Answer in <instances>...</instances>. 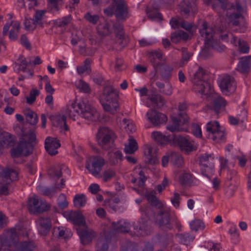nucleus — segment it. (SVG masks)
Returning <instances> with one entry per match:
<instances>
[{
    "instance_id": "f257e3e1",
    "label": "nucleus",
    "mask_w": 251,
    "mask_h": 251,
    "mask_svg": "<svg viewBox=\"0 0 251 251\" xmlns=\"http://www.w3.org/2000/svg\"><path fill=\"white\" fill-rule=\"evenodd\" d=\"M22 139L16 148L11 149V155L13 158H18L24 154L28 156L32 153L34 146L37 144V139L35 130L29 129L25 132L22 129Z\"/></svg>"
},
{
    "instance_id": "f03ea898",
    "label": "nucleus",
    "mask_w": 251,
    "mask_h": 251,
    "mask_svg": "<svg viewBox=\"0 0 251 251\" xmlns=\"http://www.w3.org/2000/svg\"><path fill=\"white\" fill-rule=\"evenodd\" d=\"M118 91L112 86H106L103 88L102 94L100 95V100L103 109L111 114L117 112L119 107Z\"/></svg>"
},
{
    "instance_id": "7ed1b4c3",
    "label": "nucleus",
    "mask_w": 251,
    "mask_h": 251,
    "mask_svg": "<svg viewBox=\"0 0 251 251\" xmlns=\"http://www.w3.org/2000/svg\"><path fill=\"white\" fill-rule=\"evenodd\" d=\"M206 76L204 69L199 66L193 79V89L195 92L204 95H208L212 93L210 84L206 81Z\"/></svg>"
},
{
    "instance_id": "20e7f679",
    "label": "nucleus",
    "mask_w": 251,
    "mask_h": 251,
    "mask_svg": "<svg viewBox=\"0 0 251 251\" xmlns=\"http://www.w3.org/2000/svg\"><path fill=\"white\" fill-rule=\"evenodd\" d=\"M187 108L186 104L180 102L178 106V113H174L171 117L172 125L167 126V128L172 132L183 130L180 126L188 122L189 118L185 112Z\"/></svg>"
},
{
    "instance_id": "39448f33",
    "label": "nucleus",
    "mask_w": 251,
    "mask_h": 251,
    "mask_svg": "<svg viewBox=\"0 0 251 251\" xmlns=\"http://www.w3.org/2000/svg\"><path fill=\"white\" fill-rule=\"evenodd\" d=\"M19 241L15 229L5 230L0 235V251H13Z\"/></svg>"
},
{
    "instance_id": "423d86ee",
    "label": "nucleus",
    "mask_w": 251,
    "mask_h": 251,
    "mask_svg": "<svg viewBox=\"0 0 251 251\" xmlns=\"http://www.w3.org/2000/svg\"><path fill=\"white\" fill-rule=\"evenodd\" d=\"M79 109V115L86 120L96 121L98 120L99 114L97 110L86 101H81L77 104Z\"/></svg>"
},
{
    "instance_id": "0eeeda50",
    "label": "nucleus",
    "mask_w": 251,
    "mask_h": 251,
    "mask_svg": "<svg viewBox=\"0 0 251 251\" xmlns=\"http://www.w3.org/2000/svg\"><path fill=\"white\" fill-rule=\"evenodd\" d=\"M154 221L159 228L162 230H168L173 227L171 213L167 209L159 210L155 216Z\"/></svg>"
},
{
    "instance_id": "6e6552de",
    "label": "nucleus",
    "mask_w": 251,
    "mask_h": 251,
    "mask_svg": "<svg viewBox=\"0 0 251 251\" xmlns=\"http://www.w3.org/2000/svg\"><path fill=\"white\" fill-rule=\"evenodd\" d=\"M114 132L108 127H100L96 136L98 144L104 150H108L110 143L114 140Z\"/></svg>"
},
{
    "instance_id": "1a4fd4ad",
    "label": "nucleus",
    "mask_w": 251,
    "mask_h": 251,
    "mask_svg": "<svg viewBox=\"0 0 251 251\" xmlns=\"http://www.w3.org/2000/svg\"><path fill=\"white\" fill-rule=\"evenodd\" d=\"M235 11L236 10H232L227 12L226 16L227 17L228 23L225 25V26H219L218 28V30L220 33H223V34L220 35L219 36L220 39L223 41H227L229 33L228 32L226 31L227 26L229 25L230 24H232L233 25L237 26L239 25V20L243 18L241 13V12L238 13L237 11L235 12Z\"/></svg>"
},
{
    "instance_id": "9d476101",
    "label": "nucleus",
    "mask_w": 251,
    "mask_h": 251,
    "mask_svg": "<svg viewBox=\"0 0 251 251\" xmlns=\"http://www.w3.org/2000/svg\"><path fill=\"white\" fill-rule=\"evenodd\" d=\"M112 6L117 21H123L128 18V7L124 0H113Z\"/></svg>"
},
{
    "instance_id": "9b49d317",
    "label": "nucleus",
    "mask_w": 251,
    "mask_h": 251,
    "mask_svg": "<svg viewBox=\"0 0 251 251\" xmlns=\"http://www.w3.org/2000/svg\"><path fill=\"white\" fill-rule=\"evenodd\" d=\"M27 209L30 213L38 214L47 211L49 207L45 201L33 197L28 200Z\"/></svg>"
},
{
    "instance_id": "f8f14e48",
    "label": "nucleus",
    "mask_w": 251,
    "mask_h": 251,
    "mask_svg": "<svg viewBox=\"0 0 251 251\" xmlns=\"http://www.w3.org/2000/svg\"><path fill=\"white\" fill-rule=\"evenodd\" d=\"M172 144L177 145L181 151L186 153H189L196 150V147L192 142L179 134L174 135Z\"/></svg>"
},
{
    "instance_id": "ddd939ff",
    "label": "nucleus",
    "mask_w": 251,
    "mask_h": 251,
    "mask_svg": "<svg viewBox=\"0 0 251 251\" xmlns=\"http://www.w3.org/2000/svg\"><path fill=\"white\" fill-rule=\"evenodd\" d=\"M104 164V159L99 156H95L89 161H87L86 168L94 176L100 177V173L101 171L102 167Z\"/></svg>"
},
{
    "instance_id": "4468645a",
    "label": "nucleus",
    "mask_w": 251,
    "mask_h": 251,
    "mask_svg": "<svg viewBox=\"0 0 251 251\" xmlns=\"http://www.w3.org/2000/svg\"><path fill=\"white\" fill-rule=\"evenodd\" d=\"M217 2H215L212 3L213 9L219 11L220 8L224 10L232 11L236 10L238 13L243 10L242 7L238 1L236 2L235 5L227 1V0H216Z\"/></svg>"
},
{
    "instance_id": "2eb2a0df",
    "label": "nucleus",
    "mask_w": 251,
    "mask_h": 251,
    "mask_svg": "<svg viewBox=\"0 0 251 251\" xmlns=\"http://www.w3.org/2000/svg\"><path fill=\"white\" fill-rule=\"evenodd\" d=\"M146 116L149 121L154 126H159L167 121V117L165 114L154 109H150Z\"/></svg>"
},
{
    "instance_id": "dca6fc26",
    "label": "nucleus",
    "mask_w": 251,
    "mask_h": 251,
    "mask_svg": "<svg viewBox=\"0 0 251 251\" xmlns=\"http://www.w3.org/2000/svg\"><path fill=\"white\" fill-rule=\"evenodd\" d=\"M220 87L222 92L226 95L234 93L236 87L234 78L229 75L225 76L221 80Z\"/></svg>"
},
{
    "instance_id": "f3484780",
    "label": "nucleus",
    "mask_w": 251,
    "mask_h": 251,
    "mask_svg": "<svg viewBox=\"0 0 251 251\" xmlns=\"http://www.w3.org/2000/svg\"><path fill=\"white\" fill-rule=\"evenodd\" d=\"M157 150L156 148L150 145H147L144 148V161L146 164L154 165L158 162L156 156Z\"/></svg>"
},
{
    "instance_id": "a211bd4d",
    "label": "nucleus",
    "mask_w": 251,
    "mask_h": 251,
    "mask_svg": "<svg viewBox=\"0 0 251 251\" xmlns=\"http://www.w3.org/2000/svg\"><path fill=\"white\" fill-rule=\"evenodd\" d=\"M181 15H187L197 11L196 0H183L179 5Z\"/></svg>"
},
{
    "instance_id": "6ab92c4d",
    "label": "nucleus",
    "mask_w": 251,
    "mask_h": 251,
    "mask_svg": "<svg viewBox=\"0 0 251 251\" xmlns=\"http://www.w3.org/2000/svg\"><path fill=\"white\" fill-rule=\"evenodd\" d=\"M60 147L59 141L56 138L48 137L45 143V148L51 155H54L58 153L57 149Z\"/></svg>"
},
{
    "instance_id": "aec40b11",
    "label": "nucleus",
    "mask_w": 251,
    "mask_h": 251,
    "mask_svg": "<svg viewBox=\"0 0 251 251\" xmlns=\"http://www.w3.org/2000/svg\"><path fill=\"white\" fill-rule=\"evenodd\" d=\"M67 218L74 225L85 226V220L83 214L79 211H71L66 215Z\"/></svg>"
},
{
    "instance_id": "412c9836",
    "label": "nucleus",
    "mask_w": 251,
    "mask_h": 251,
    "mask_svg": "<svg viewBox=\"0 0 251 251\" xmlns=\"http://www.w3.org/2000/svg\"><path fill=\"white\" fill-rule=\"evenodd\" d=\"M38 230L41 235H46L51 227V220L49 218H41L38 221Z\"/></svg>"
},
{
    "instance_id": "4be33fe9",
    "label": "nucleus",
    "mask_w": 251,
    "mask_h": 251,
    "mask_svg": "<svg viewBox=\"0 0 251 251\" xmlns=\"http://www.w3.org/2000/svg\"><path fill=\"white\" fill-rule=\"evenodd\" d=\"M209 159H213L211 154H204L199 157L200 165L201 167V172L203 176L208 177L206 172L211 168L209 163Z\"/></svg>"
},
{
    "instance_id": "5701e85b",
    "label": "nucleus",
    "mask_w": 251,
    "mask_h": 251,
    "mask_svg": "<svg viewBox=\"0 0 251 251\" xmlns=\"http://www.w3.org/2000/svg\"><path fill=\"white\" fill-rule=\"evenodd\" d=\"M199 31L201 36L204 39V43L213 39L215 33L213 28L209 26L207 22H203L202 27L199 29Z\"/></svg>"
},
{
    "instance_id": "b1692460",
    "label": "nucleus",
    "mask_w": 251,
    "mask_h": 251,
    "mask_svg": "<svg viewBox=\"0 0 251 251\" xmlns=\"http://www.w3.org/2000/svg\"><path fill=\"white\" fill-rule=\"evenodd\" d=\"M130 224L124 220H121L118 222L112 223V229L117 233L128 232L130 229Z\"/></svg>"
},
{
    "instance_id": "393cba45",
    "label": "nucleus",
    "mask_w": 251,
    "mask_h": 251,
    "mask_svg": "<svg viewBox=\"0 0 251 251\" xmlns=\"http://www.w3.org/2000/svg\"><path fill=\"white\" fill-rule=\"evenodd\" d=\"M174 134L165 136L161 132L154 131L152 133V138L161 145L172 144Z\"/></svg>"
},
{
    "instance_id": "a878e982",
    "label": "nucleus",
    "mask_w": 251,
    "mask_h": 251,
    "mask_svg": "<svg viewBox=\"0 0 251 251\" xmlns=\"http://www.w3.org/2000/svg\"><path fill=\"white\" fill-rule=\"evenodd\" d=\"M18 173L13 169H3L1 176L5 180L6 184H9L12 181L18 179Z\"/></svg>"
},
{
    "instance_id": "bb28decb",
    "label": "nucleus",
    "mask_w": 251,
    "mask_h": 251,
    "mask_svg": "<svg viewBox=\"0 0 251 251\" xmlns=\"http://www.w3.org/2000/svg\"><path fill=\"white\" fill-rule=\"evenodd\" d=\"M0 142L4 148H8L14 146L16 144V139L14 136L8 132H4L1 134Z\"/></svg>"
},
{
    "instance_id": "cd10ccee",
    "label": "nucleus",
    "mask_w": 251,
    "mask_h": 251,
    "mask_svg": "<svg viewBox=\"0 0 251 251\" xmlns=\"http://www.w3.org/2000/svg\"><path fill=\"white\" fill-rule=\"evenodd\" d=\"M113 28L116 36L121 40L119 44L122 46H125L127 43L128 40L126 39L125 35L123 25L115 23L113 25Z\"/></svg>"
},
{
    "instance_id": "c85d7f7f",
    "label": "nucleus",
    "mask_w": 251,
    "mask_h": 251,
    "mask_svg": "<svg viewBox=\"0 0 251 251\" xmlns=\"http://www.w3.org/2000/svg\"><path fill=\"white\" fill-rule=\"evenodd\" d=\"M211 95H212L213 100V107L210 109L213 110L216 114H218L221 108L226 105V101L222 97L216 96L215 94L213 95L212 93L208 95V97H210Z\"/></svg>"
},
{
    "instance_id": "c756f323",
    "label": "nucleus",
    "mask_w": 251,
    "mask_h": 251,
    "mask_svg": "<svg viewBox=\"0 0 251 251\" xmlns=\"http://www.w3.org/2000/svg\"><path fill=\"white\" fill-rule=\"evenodd\" d=\"M77 232L80 238L82 243L84 245L88 244L92 241L94 235L93 233L87 230L78 227L76 228Z\"/></svg>"
},
{
    "instance_id": "7c9ffc66",
    "label": "nucleus",
    "mask_w": 251,
    "mask_h": 251,
    "mask_svg": "<svg viewBox=\"0 0 251 251\" xmlns=\"http://www.w3.org/2000/svg\"><path fill=\"white\" fill-rule=\"evenodd\" d=\"M52 124L54 126L58 127L60 129H64L67 131L69 127L66 123V117L65 115H58L51 118Z\"/></svg>"
},
{
    "instance_id": "2f4dec72",
    "label": "nucleus",
    "mask_w": 251,
    "mask_h": 251,
    "mask_svg": "<svg viewBox=\"0 0 251 251\" xmlns=\"http://www.w3.org/2000/svg\"><path fill=\"white\" fill-rule=\"evenodd\" d=\"M159 67V74L161 77L165 80H169L172 76L173 67L167 64H162Z\"/></svg>"
},
{
    "instance_id": "473e14b6",
    "label": "nucleus",
    "mask_w": 251,
    "mask_h": 251,
    "mask_svg": "<svg viewBox=\"0 0 251 251\" xmlns=\"http://www.w3.org/2000/svg\"><path fill=\"white\" fill-rule=\"evenodd\" d=\"M36 248L32 241H24L15 246L13 251H32Z\"/></svg>"
},
{
    "instance_id": "72a5a7b5",
    "label": "nucleus",
    "mask_w": 251,
    "mask_h": 251,
    "mask_svg": "<svg viewBox=\"0 0 251 251\" xmlns=\"http://www.w3.org/2000/svg\"><path fill=\"white\" fill-rule=\"evenodd\" d=\"M162 58V54L161 51L154 50L149 53L150 60L154 69H156L160 65L159 61Z\"/></svg>"
},
{
    "instance_id": "f704fd0d",
    "label": "nucleus",
    "mask_w": 251,
    "mask_h": 251,
    "mask_svg": "<svg viewBox=\"0 0 251 251\" xmlns=\"http://www.w3.org/2000/svg\"><path fill=\"white\" fill-rule=\"evenodd\" d=\"M149 99L151 101L153 106L158 108H161L166 103L165 99L159 94H152Z\"/></svg>"
},
{
    "instance_id": "c9c22d12",
    "label": "nucleus",
    "mask_w": 251,
    "mask_h": 251,
    "mask_svg": "<svg viewBox=\"0 0 251 251\" xmlns=\"http://www.w3.org/2000/svg\"><path fill=\"white\" fill-rule=\"evenodd\" d=\"M188 34L183 30H177L172 33L171 39L172 42L177 43L181 40H187L188 38Z\"/></svg>"
},
{
    "instance_id": "e433bc0d",
    "label": "nucleus",
    "mask_w": 251,
    "mask_h": 251,
    "mask_svg": "<svg viewBox=\"0 0 251 251\" xmlns=\"http://www.w3.org/2000/svg\"><path fill=\"white\" fill-rule=\"evenodd\" d=\"M26 121L31 125H35L38 122V115L30 108H27L25 111Z\"/></svg>"
},
{
    "instance_id": "4c0bfd02",
    "label": "nucleus",
    "mask_w": 251,
    "mask_h": 251,
    "mask_svg": "<svg viewBox=\"0 0 251 251\" xmlns=\"http://www.w3.org/2000/svg\"><path fill=\"white\" fill-rule=\"evenodd\" d=\"M251 56L249 55L242 57L239 61L238 66L239 69L242 73L248 72L250 68Z\"/></svg>"
},
{
    "instance_id": "58836bf2",
    "label": "nucleus",
    "mask_w": 251,
    "mask_h": 251,
    "mask_svg": "<svg viewBox=\"0 0 251 251\" xmlns=\"http://www.w3.org/2000/svg\"><path fill=\"white\" fill-rule=\"evenodd\" d=\"M156 85L158 88V91L162 94L170 96L172 94V87L170 83L165 85L163 82L157 81Z\"/></svg>"
},
{
    "instance_id": "ea45409f",
    "label": "nucleus",
    "mask_w": 251,
    "mask_h": 251,
    "mask_svg": "<svg viewBox=\"0 0 251 251\" xmlns=\"http://www.w3.org/2000/svg\"><path fill=\"white\" fill-rule=\"evenodd\" d=\"M12 28L10 30L9 37L11 40H16L20 33V24L17 21H12Z\"/></svg>"
},
{
    "instance_id": "a19ab883",
    "label": "nucleus",
    "mask_w": 251,
    "mask_h": 251,
    "mask_svg": "<svg viewBox=\"0 0 251 251\" xmlns=\"http://www.w3.org/2000/svg\"><path fill=\"white\" fill-rule=\"evenodd\" d=\"M109 162L112 165H115L118 162V160H122V154L119 150L113 151L108 153Z\"/></svg>"
},
{
    "instance_id": "79ce46f5",
    "label": "nucleus",
    "mask_w": 251,
    "mask_h": 251,
    "mask_svg": "<svg viewBox=\"0 0 251 251\" xmlns=\"http://www.w3.org/2000/svg\"><path fill=\"white\" fill-rule=\"evenodd\" d=\"M76 114L79 115V109L75 102H72L71 104L67 106L66 114L70 118L75 120Z\"/></svg>"
},
{
    "instance_id": "37998d69",
    "label": "nucleus",
    "mask_w": 251,
    "mask_h": 251,
    "mask_svg": "<svg viewBox=\"0 0 251 251\" xmlns=\"http://www.w3.org/2000/svg\"><path fill=\"white\" fill-rule=\"evenodd\" d=\"M46 12V10H36L35 13L33 16V20L34 21V23L36 24L37 26H39L41 27H43V20Z\"/></svg>"
},
{
    "instance_id": "c03bdc74",
    "label": "nucleus",
    "mask_w": 251,
    "mask_h": 251,
    "mask_svg": "<svg viewBox=\"0 0 251 251\" xmlns=\"http://www.w3.org/2000/svg\"><path fill=\"white\" fill-rule=\"evenodd\" d=\"M170 161L177 167H181L183 163V158L179 153L172 152L170 155Z\"/></svg>"
},
{
    "instance_id": "a18cd8bd",
    "label": "nucleus",
    "mask_w": 251,
    "mask_h": 251,
    "mask_svg": "<svg viewBox=\"0 0 251 251\" xmlns=\"http://www.w3.org/2000/svg\"><path fill=\"white\" fill-rule=\"evenodd\" d=\"M225 132L222 131L221 129L214 133H208L207 135L208 138L212 139L217 143L224 141L225 139Z\"/></svg>"
},
{
    "instance_id": "49530a36",
    "label": "nucleus",
    "mask_w": 251,
    "mask_h": 251,
    "mask_svg": "<svg viewBox=\"0 0 251 251\" xmlns=\"http://www.w3.org/2000/svg\"><path fill=\"white\" fill-rule=\"evenodd\" d=\"M176 237L180 243L186 245L189 244L194 239V237L188 233H177L176 234Z\"/></svg>"
},
{
    "instance_id": "de8ad7c7",
    "label": "nucleus",
    "mask_w": 251,
    "mask_h": 251,
    "mask_svg": "<svg viewBox=\"0 0 251 251\" xmlns=\"http://www.w3.org/2000/svg\"><path fill=\"white\" fill-rule=\"evenodd\" d=\"M109 241L105 237L99 239L97 243V251H108Z\"/></svg>"
},
{
    "instance_id": "09e8293b",
    "label": "nucleus",
    "mask_w": 251,
    "mask_h": 251,
    "mask_svg": "<svg viewBox=\"0 0 251 251\" xmlns=\"http://www.w3.org/2000/svg\"><path fill=\"white\" fill-rule=\"evenodd\" d=\"M147 199L151 204L159 209H163V204L161 201L154 195L150 194L147 196Z\"/></svg>"
},
{
    "instance_id": "8fccbe9b",
    "label": "nucleus",
    "mask_w": 251,
    "mask_h": 251,
    "mask_svg": "<svg viewBox=\"0 0 251 251\" xmlns=\"http://www.w3.org/2000/svg\"><path fill=\"white\" fill-rule=\"evenodd\" d=\"M86 198L84 194L76 195L74 198V206L77 208L84 206L86 203Z\"/></svg>"
},
{
    "instance_id": "3c124183",
    "label": "nucleus",
    "mask_w": 251,
    "mask_h": 251,
    "mask_svg": "<svg viewBox=\"0 0 251 251\" xmlns=\"http://www.w3.org/2000/svg\"><path fill=\"white\" fill-rule=\"evenodd\" d=\"M24 25L25 29L26 30L33 31L37 27V25L34 23L33 19L29 17V15L26 14L25 16Z\"/></svg>"
},
{
    "instance_id": "603ef678",
    "label": "nucleus",
    "mask_w": 251,
    "mask_h": 251,
    "mask_svg": "<svg viewBox=\"0 0 251 251\" xmlns=\"http://www.w3.org/2000/svg\"><path fill=\"white\" fill-rule=\"evenodd\" d=\"M40 94V91L36 89L30 90L29 94L25 97L26 103L29 105H32L36 101V97Z\"/></svg>"
},
{
    "instance_id": "864d4df0",
    "label": "nucleus",
    "mask_w": 251,
    "mask_h": 251,
    "mask_svg": "<svg viewBox=\"0 0 251 251\" xmlns=\"http://www.w3.org/2000/svg\"><path fill=\"white\" fill-rule=\"evenodd\" d=\"M138 149L137 143L135 139L131 138L129 139L128 145H126L125 148V151L126 153H133Z\"/></svg>"
},
{
    "instance_id": "5fc2aeb1",
    "label": "nucleus",
    "mask_w": 251,
    "mask_h": 251,
    "mask_svg": "<svg viewBox=\"0 0 251 251\" xmlns=\"http://www.w3.org/2000/svg\"><path fill=\"white\" fill-rule=\"evenodd\" d=\"M182 51V58L180 62V67L183 66L184 64L187 63L189 60L190 58L193 56V53L188 50L186 48H182L181 49Z\"/></svg>"
},
{
    "instance_id": "6e6d98bb",
    "label": "nucleus",
    "mask_w": 251,
    "mask_h": 251,
    "mask_svg": "<svg viewBox=\"0 0 251 251\" xmlns=\"http://www.w3.org/2000/svg\"><path fill=\"white\" fill-rule=\"evenodd\" d=\"M219 123L217 121H210L207 124L206 129L208 133H214L220 129Z\"/></svg>"
},
{
    "instance_id": "4d7b16f0",
    "label": "nucleus",
    "mask_w": 251,
    "mask_h": 251,
    "mask_svg": "<svg viewBox=\"0 0 251 251\" xmlns=\"http://www.w3.org/2000/svg\"><path fill=\"white\" fill-rule=\"evenodd\" d=\"M172 235L166 233L157 236L159 242L164 246H167L172 241Z\"/></svg>"
},
{
    "instance_id": "13d9d810",
    "label": "nucleus",
    "mask_w": 251,
    "mask_h": 251,
    "mask_svg": "<svg viewBox=\"0 0 251 251\" xmlns=\"http://www.w3.org/2000/svg\"><path fill=\"white\" fill-rule=\"evenodd\" d=\"M204 44H205L206 47H210L211 49H213L219 52L224 50L225 48L224 46H221L219 43L213 39L211 40L210 41L206 42Z\"/></svg>"
},
{
    "instance_id": "bf43d9fd",
    "label": "nucleus",
    "mask_w": 251,
    "mask_h": 251,
    "mask_svg": "<svg viewBox=\"0 0 251 251\" xmlns=\"http://www.w3.org/2000/svg\"><path fill=\"white\" fill-rule=\"evenodd\" d=\"M191 229L195 231L199 230H202L205 227L204 223L200 220H194L192 221L190 224Z\"/></svg>"
},
{
    "instance_id": "052dcab7",
    "label": "nucleus",
    "mask_w": 251,
    "mask_h": 251,
    "mask_svg": "<svg viewBox=\"0 0 251 251\" xmlns=\"http://www.w3.org/2000/svg\"><path fill=\"white\" fill-rule=\"evenodd\" d=\"M48 175L50 178L56 177L57 179H59L62 176L61 169L59 167L51 168L48 171Z\"/></svg>"
},
{
    "instance_id": "680f3d73",
    "label": "nucleus",
    "mask_w": 251,
    "mask_h": 251,
    "mask_svg": "<svg viewBox=\"0 0 251 251\" xmlns=\"http://www.w3.org/2000/svg\"><path fill=\"white\" fill-rule=\"evenodd\" d=\"M72 17L69 15L64 17L62 19H59L55 21V25L58 27H64L68 25L71 21Z\"/></svg>"
},
{
    "instance_id": "e2e57ef3",
    "label": "nucleus",
    "mask_w": 251,
    "mask_h": 251,
    "mask_svg": "<svg viewBox=\"0 0 251 251\" xmlns=\"http://www.w3.org/2000/svg\"><path fill=\"white\" fill-rule=\"evenodd\" d=\"M98 32L100 35L107 36L111 33L110 25L108 23L100 25L98 27Z\"/></svg>"
},
{
    "instance_id": "0e129e2a",
    "label": "nucleus",
    "mask_w": 251,
    "mask_h": 251,
    "mask_svg": "<svg viewBox=\"0 0 251 251\" xmlns=\"http://www.w3.org/2000/svg\"><path fill=\"white\" fill-rule=\"evenodd\" d=\"M95 50L91 48H86L85 46H80L79 52L84 56H92L95 53Z\"/></svg>"
},
{
    "instance_id": "69168bd1",
    "label": "nucleus",
    "mask_w": 251,
    "mask_h": 251,
    "mask_svg": "<svg viewBox=\"0 0 251 251\" xmlns=\"http://www.w3.org/2000/svg\"><path fill=\"white\" fill-rule=\"evenodd\" d=\"M192 176L189 173H184L179 176V182L182 185H187L191 182Z\"/></svg>"
},
{
    "instance_id": "338daca9",
    "label": "nucleus",
    "mask_w": 251,
    "mask_h": 251,
    "mask_svg": "<svg viewBox=\"0 0 251 251\" xmlns=\"http://www.w3.org/2000/svg\"><path fill=\"white\" fill-rule=\"evenodd\" d=\"M116 173L113 170L108 169L103 172V180L104 182H106L114 177Z\"/></svg>"
},
{
    "instance_id": "774afa93",
    "label": "nucleus",
    "mask_w": 251,
    "mask_h": 251,
    "mask_svg": "<svg viewBox=\"0 0 251 251\" xmlns=\"http://www.w3.org/2000/svg\"><path fill=\"white\" fill-rule=\"evenodd\" d=\"M238 46L240 52L244 53H247L249 51V47L247 43L240 39H238Z\"/></svg>"
}]
</instances>
